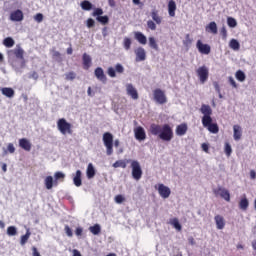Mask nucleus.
<instances>
[{"instance_id": "1", "label": "nucleus", "mask_w": 256, "mask_h": 256, "mask_svg": "<svg viewBox=\"0 0 256 256\" xmlns=\"http://www.w3.org/2000/svg\"><path fill=\"white\" fill-rule=\"evenodd\" d=\"M150 133L155 137H159L161 141H165L166 143L173 141V137L175 136L173 133V127L169 124H151Z\"/></svg>"}, {"instance_id": "2", "label": "nucleus", "mask_w": 256, "mask_h": 256, "mask_svg": "<svg viewBox=\"0 0 256 256\" xmlns=\"http://www.w3.org/2000/svg\"><path fill=\"white\" fill-rule=\"evenodd\" d=\"M200 112L202 113V125L203 127H206L210 133L217 134L219 133V125L217 123H213V118H211V115H213V109H211V106L207 104H202L200 108Z\"/></svg>"}, {"instance_id": "3", "label": "nucleus", "mask_w": 256, "mask_h": 256, "mask_svg": "<svg viewBox=\"0 0 256 256\" xmlns=\"http://www.w3.org/2000/svg\"><path fill=\"white\" fill-rule=\"evenodd\" d=\"M7 55L12 59L15 58L22 61V67H25V50H23L20 44H17L14 49L8 50Z\"/></svg>"}, {"instance_id": "4", "label": "nucleus", "mask_w": 256, "mask_h": 256, "mask_svg": "<svg viewBox=\"0 0 256 256\" xmlns=\"http://www.w3.org/2000/svg\"><path fill=\"white\" fill-rule=\"evenodd\" d=\"M57 128L58 131H60V133L62 135H72L73 134V129H72V125L71 123L67 122V120L65 118H60L57 121Z\"/></svg>"}, {"instance_id": "5", "label": "nucleus", "mask_w": 256, "mask_h": 256, "mask_svg": "<svg viewBox=\"0 0 256 256\" xmlns=\"http://www.w3.org/2000/svg\"><path fill=\"white\" fill-rule=\"evenodd\" d=\"M102 140L104 146L106 147V154L108 156H111V154L113 153V134H111V132H105L103 134Z\"/></svg>"}, {"instance_id": "6", "label": "nucleus", "mask_w": 256, "mask_h": 256, "mask_svg": "<svg viewBox=\"0 0 256 256\" xmlns=\"http://www.w3.org/2000/svg\"><path fill=\"white\" fill-rule=\"evenodd\" d=\"M132 177L135 181H139L143 177V169L141 164L137 160L131 161Z\"/></svg>"}, {"instance_id": "7", "label": "nucleus", "mask_w": 256, "mask_h": 256, "mask_svg": "<svg viewBox=\"0 0 256 256\" xmlns=\"http://www.w3.org/2000/svg\"><path fill=\"white\" fill-rule=\"evenodd\" d=\"M154 101H156L159 105H165L167 103V96L165 95V91L157 88L153 91Z\"/></svg>"}, {"instance_id": "8", "label": "nucleus", "mask_w": 256, "mask_h": 256, "mask_svg": "<svg viewBox=\"0 0 256 256\" xmlns=\"http://www.w3.org/2000/svg\"><path fill=\"white\" fill-rule=\"evenodd\" d=\"M213 193L215 197H221L222 199H224V201H227V202L231 201V194L229 193V190L223 187H218L214 189Z\"/></svg>"}, {"instance_id": "9", "label": "nucleus", "mask_w": 256, "mask_h": 256, "mask_svg": "<svg viewBox=\"0 0 256 256\" xmlns=\"http://www.w3.org/2000/svg\"><path fill=\"white\" fill-rule=\"evenodd\" d=\"M196 74L199 77L200 83H206L207 79H209V68L207 66H200L196 70Z\"/></svg>"}, {"instance_id": "10", "label": "nucleus", "mask_w": 256, "mask_h": 256, "mask_svg": "<svg viewBox=\"0 0 256 256\" xmlns=\"http://www.w3.org/2000/svg\"><path fill=\"white\" fill-rule=\"evenodd\" d=\"M155 189H157L162 199H169L171 195V189L169 187L165 186L164 184H158V187L155 186Z\"/></svg>"}, {"instance_id": "11", "label": "nucleus", "mask_w": 256, "mask_h": 256, "mask_svg": "<svg viewBox=\"0 0 256 256\" xmlns=\"http://www.w3.org/2000/svg\"><path fill=\"white\" fill-rule=\"evenodd\" d=\"M196 47L202 55H209L211 53V46L209 44H204L201 40H198Z\"/></svg>"}, {"instance_id": "12", "label": "nucleus", "mask_w": 256, "mask_h": 256, "mask_svg": "<svg viewBox=\"0 0 256 256\" xmlns=\"http://www.w3.org/2000/svg\"><path fill=\"white\" fill-rule=\"evenodd\" d=\"M94 75L96 79H98V81H100L101 83L103 84L107 83V75H105V71L103 70V68L97 67L94 70Z\"/></svg>"}, {"instance_id": "13", "label": "nucleus", "mask_w": 256, "mask_h": 256, "mask_svg": "<svg viewBox=\"0 0 256 256\" xmlns=\"http://www.w3.org/2000/svg\"><path fill=\"white\" fill-rule=\"evenodd\" d=\"M134 135L137 141H145V139H147V134L145 133V129L141 126H138L137 128L134 129Z\"/></svg>"}, {"instance_id": "14", "label": "nucleus", "mask_w": 256, "mask_h": 256, "mask_svg": "<svg viewBox=\"0 0 256 256\" xmlns=\"http://www.w3.org/2000/svg\"><path fill=\"white\" fill-rule=\"evenodd\" d=\"M134 53L136 55V61L138 63L147 59V53L145 52V48L143 47L136 48Z\"/></svg>"}, {"instance_id": "15", "label": "nucleus", "mask_w": 256, "mask_h": 256, "mask_svg": "<svg viewBox=\"0 0 256 256\" xmlns=\"http://www.w3.org/2000/svg\"><path fill=\"white\" fill-rule=\"evenodd\" d=\"M23 11L17 9L10 13V21L21 22L23 21Z\"/></svg>"}, {"instance_id": "16", "label": "nucleus", "mask_w": 256, "mask_h": 256, "mask_svg": "<svg viewBox=\"0 0 256 256\" xmlns=\"http://www.w3.org/2000/svg\"><path fill=\"white\" fill-rule=\"evenodd\" d=\"M127 95L132 97L134 100L139 99V93L137 92V89L133 87V84H128L126 86Z\"/></svg>"}, {"instance_id": "17", "label": "nucleus", "mask_w": 256, "mask_h": 256, "mask_svg": "<svg viewBox=\"0 0 256 256\" xmlns=\"http://www.w3.org/2000/svg\"><path fill=\"white\" fill-rule=\"evenodd\" d=\"M214 221L216 224V229H219L220 231L225 229V218L221 215H216L214 217Z\"/></svg>"}, {"instance_id": "18", "label": "nucleus", "mask_w": 256, "mask_h": 256, "mask_svg": "<svg viewBox=\"0 0 256 256\" xmlns=\"http://www.w3.org/2000/svg\"><path fill=\"white\" fill-rule=\"evenodd\" d=\"M82 62H83V69H85V71H89L92 65L91 56H89L87 53H84L82 56Z\"/></svg>"}, {"instance_id": "19", "label": "nucleus", "mask_w": 256, "mask_h": 256, "mask_svg": "<svg viewBox=\"0 0 256 256\" xmlns=\"http://www.w3.org/2000/svg\"><path fill=\"white\" fill-rule=\"evenodd\" d=\"M188 129L189 127L187 126V123L179 124L176 126V135H178V137H183V135H186Z\"/></svg>"}, {"instance_id": "20", "label": "nucleus", "mask_w": 256, "mask_h": 256, "mask_svg": "<svg viewBox=\"0 0 256 256\" xmlns=\"http://www.w3.org/2000/svg\"><path fill=\"white\" fill-rule=\"evenodd\" d=\"M19 147L24 151H31L32 144L27 138L19 139Z\"/></svg>"}, {"instance_id": "21", "label": "nucleus", "mask_w": 256, "mask_h": 256, "mask_svg": "<svg viewBox=\"0 0 256 256\" xmlns=\"http://www.w3.org/2000/svg\"><path fill=\"white\" fill-rule=\"evenodd\" d=\"M233 137H234V141L241 140V137H243V130L241 129V126L239 125L233 126Z\"/></svg>"}, {"instance_id": "22", "label": "nucleus", "mask_w": 256, "mask_h": 256, "mask_svg": "<svg viewBox=\"0 0 256 256\" xmlns=\"http://www.w3.org/2000/svg\"><path fill=\"white\" fill-rule=\"evenodd\" d=\"M134 39H136L140 45H147V36L142 32H134Z\"/></svg>"}, {"instance_id": "23", "label": "nucleus", "mask_w": 256, "mask_h": 256, "mask_svg": "<svg viewBox=\"0 0 256 256\" xmlns=\"http://www.w3.org/2000/svg\"><path fill=\"white\" fill-rule=\"evenodd\" d=\"M81 170H77L74 177H73V183L75 187H81L83 185V180L81 179L82 176Z\"/></svg>"}, {"instance_id": "24", "label": "nucleus", "mask_w": 256, "mask_h": 256, "mask_svg": "<svg viewBox=\"0 0 256 256\" xmlns=\"http://www.w3.org/2000/svg\"><path fill=\"white\" fill-rule=\"evenodd\" d=\"M175 11H177V4L174 0L168 2V14L170 17H175Z\"/></svg>"}, {"instance_id": "25", "label": "nucleus", "mask_w": 256, "mask_h": 256, "mask_svg": "<svg viewBox=\"0 0 256 256\" xmlns=\"http://www.w3.org/2000/svg\"><path fill=\"white\" fill-rule=\"evenodd\" d=\"M1 93L2 95H4L5 97H8L9 99H11L12 97H15V90H13V88L4 87L1 89Z\"/></svg>"}, {"instance_id": "26", "label": "nucleus", "mask_w": 256, "mask_h": 256, "mask_svg": "<svg viewBox=\"0 0 256 256\" xmlns=\"http://www.w3.org/2000/svg\"><path fill=\"white\" fill-rule=\"evenodd\" d=\"M59 181H65V173L63 172H55L54 174V186L57 187L59 185Z\"/></svg>"}, {"instance_id": "27", "label": "nucleus", "mask_w": 256, "mask_h": 256, "mask_svg": "<svg viewBox=\"0 0 256 256\" xmlns=\"http://www.w3.org/2000/svg\"><path fill=\"white\" fill-rule=\"evenodd\" d=\"M151 17H152L153 21L156 22V25H161L163 18H161V16H159V11L152 10Z\"/></svg>"}, {"instance_id": "28", "label": "nucleus", "mask_w": 256, "mask_h": 256, "mask_svg": "<svg viewBox=\"0 0 256 256\" xmlns=\"http://www.w3.org/2000/svg\"><path fill=\"white\" fill-rule=\"evenodd\" d=\"M239 207L242 209V211H247L249 208V200L247 199V196L244 195L243 198H241L239 202Z\"/></svg>"}, {"instance_id": "29", "label": "nucleus", "mask_w": 256, "mask_h": 256, "mask_svg": "<svg viewBox=\"0 0 256 256\" xmlns=\"http://www.w3.org/2000/svg\"><path fill=\"white\" fill-rule=\"evenodd\" d=\"M80 7L83 11H91L93 9V4L89 0H83L80 3Z\"/></svg>"}, {"instance_id": "30", "label": "nucleus", "mask_w": 256, "mask_h": 256, "mask_svg": "<svg viewBox=\"0 0 256 256\" xmlns=\"http://www.w3.org/2000/svg\"><path fill=\"white\" fill-rule=\"evenodd\" d=\"M4 47H7V49H11V47L15 46V40L12 37H6L3 40Z\"/></svg>"}, {"instance_id": "31", "label": "nucleus", "mask_w": 256, "mask_h": 256, "mask_svg": "<svg viewBox=\"0 0 256 256\" xmlns=\"http://www.w3.org/2000/svg\"><path fill=\"white\" fill-rule=\"evenodd\" d=\"M44 184L46 189H53V185H55V181H53V176H47L44 180Z\"/></svg>"}, {"instance_id": "32", "label": "nucleus", "mask_w": 256, "mask_h": 256, "mask_svg": "<svg viewBox=\"0 0 256 256\" xmlns=\"http://www.w3.org/2000/svg\"><path fill=\"white\" fill-rule=\"evenodd\" d=\"M230 49H233V51H239L241 49V44H239V41L237 39H231L229 42Z\"/></svg>"}, {"instance_id": "33", "label": "nucleus", "mask_w": 256, "mask_h": 256, "mask_svg": "<svg viewBox=\"0 0 256 256\" xmlns=\"http://www.w3.org/2000/svg\"><path fill=\"white\" fill-rule=\"evenodd\" d=\"M86 175L88 179H93V177H95V167H93V164H88Z\"/></svg>"}, {"instance_id": "34", "label": "nucleus", "mask_w": 256, "mask_h": 256, "mask_svg": "<svg viewBox=\"0 0 256 256\" xmlns=\"http://www.w3.org/2000/svg\"><path fill=\"white\" fill-rule=\"evenodd\" d=\"M206 31H209L213 35H217V23L210 22L208 26L206 27Z\"/></svg>"}, {"instance_id": "35", "label": "nucleus", "mask_w": 256, "mask_h": 256, "mask_svg": "<svg viewBox=\"0 0 256 256\" xmlns=\"http://www.w3.org/2000/svg\"><path fill=\"white\" fill-rule=\"evenodd\" d=\"M148 41L149 47H151V49H154V51H159V45L157 44V40H155V37H149Z\"/></svg>"}, {"instance_id": "36", "label": "nucleus", "mask_w": 256, "mask_h": 256, "mask_svg": "<svg viewBox=\"0 0 256 256\" xmlns=\"http://www.w3.org/2000/svg\"><path fill=\"white\" fill-rule=\"evenodd\" d=\"M170 225H173V227L176 231H181V229H182V226L179 223V219H177V218L170 219Z\"/></svg>"}, {"instance_id": "37", "label": "nucleus", "mask_w": 256, "mask_h": 256, "mask_svg": "<svg viewBox=\"0 0 256 256\" xmlns=\"http://www.w3.org/2000/svg\"><path fill=\"white\" fill-rule=\"evenodd\" d=\"M89 231L91 232L92 235H99V233H101V226L99 224L90 226Z\"/></svg>"}, {"instance_id": "38", "label": "nucleus", "mask_w": 256, "mask_h": 256, "mask_svg": "<svg viewBox=\"0 0 256 256\" xmlns=\"http://www.w3.org/2000/svg\"><path fill=\"white\" fill-rule=\"evenodd\" d=\"M29 237H31V231L27 230L26 234L22 235L20 239V245H22V247L29 241Z\"/></svg>"}, {"instance_id": "39", "label": "nucleus", "mask_w": 256, "mask_h": 256, "mask_svg": "<svg viewBox=\"0 0 256 256\" xmlns=\"http://www.w3.org/2000/svg\"><path fill=\"white\" fill-rule=\"evenodd\" d=\"M113 167L115 169L121 167L122 169H127V162L125 160H117L114 164Z\"/></svg>"}, {"instance_id": "40", "label": "nucleus", "mask_w": 256, "mask_h": 256, "mask_svg": "<svg viewBox=\"0 0 256 256\" xmlns=\"http://www.w3.org/2000/svg\"><path fill=\"white\" fill-rule=\"evenodd\" d=\"M131 45H132L131 38L125 37L123 39V47H124L125 51H129V49H131Z\"/></svg>"}, {"instance_id": "41", "label": "nucleus", "mask_w": 256, "mask_h": 256, "mask_svg": "<svg viewBox=\"0 0 256 256\" xmlns=\"http://www.w3.org/2000/svg\"><path fill=\"white\" fill-rule=\"evenodd\" d=\"M96 21H98V23H101L102 25H107V23H109V16H98L96 17Z\"/></svg>"}, {"instance_id": "42", "label": "nucleus", "mask_w": 256, "mask_h": 256, "mask_svg": "<svg viewBox=\"0 0 256 256\" xmlns=\"http://www.w3.org/2000/svg\"><path fill=\"white\" fill-rule=\"evenodd\" d=\"M236 79L238 80V81H240L241 83H243V81H245V79H246V76H245V72H243V71H241V70H238L237 72H236Z\"/></svg>"}, {"instance_id": "43", "label": "nucleus", "mask_w": 256, "mask_h": 256, "mask_svg": "<svg viewBox=\"0 0 256 256\" xmlns=\"http://www.w3.org/2000/svg\"><path fill=\"white\" fill-rule=\"evenodd\" d=\"M193 43V39L191 38L190 34H186L185 40H183L184 47H190V45Z\"/></svg>"}, {"instance_id": "44", "label": "nucleus", "mask_w": 256, "mask_h": 256, "mask_svg": "<svg viewBox=\"0 0 256 256\" xmlns=\"http://www.w3.org/2000/svg\"><path fill=\"white\" fill-rule=\"evenodd\" d=\"M224 152L227 155V157H231V154L233 153V149L231 148V144H229V142L225 143Z\"/></svg>"}, {"instance_id": "45", "label": "nucleus", "mask_w": 256, "mask_h": 256, "mask_svg": "<svg viewBox=\"0 0 256 256\" xmlns=\"http://www.w3.org/2000/svg\"><path fill=\"white\" fill-rule=\"evenodd\" d=\"M7 235H9L10 237H13L15 235H17V228L15 226H10L7 228Z\"/></svg>"}, {"instance_id": "46", "label": "nucleus", "mask_w": 256, "mask_h": 256, "mask_svg": "<svg viewBox=\"0 0 256 256\" xmlns=\"http://www.w3.org/2000/svg\"><path fill=\"white\" fill-rule=\"evenodd\" d=\"M77 77V74L75 72H68L65 74L66 81H73Z\"/></svg>"}, {"instance_id": "47", "label": "nucleus", "mask_w": 256, "mask_h": 256, "mask_svg": "<svg viewBox=\"0 0 256 256\" xmlns=\"http://www.w3.org/2000/svg\"><path fill=\"white\" fill-rule=\"evenodd\" d=\"M227 23H228V26H230L232 28L237 27V20H235V18H233V17H228Z\"/></svg>"}, {"instance_id": "48", "label": "nucleus", "mask_w": 256, "mask_h": 256, "mask_svg": "<svg viewBox=\"0 0 256 256\" xmlns=\"http://www.w3.org/2000/svg\"><path fill=\"white\" fill-rule=\"evenodd\" d=\"M147 27L148 29H150L151 31H156L157 29V24H155V22L153 20H148L147 21Z\"/></svg>"}, {"instance_id": "49", "label": "nucleus", "mask_w": 256, "mask_h": 256, "mask_svg": "<svg viewBox=\"0 0 256 256\" xmlns=\"http://www.w3.org/2000/svg\"><path fill=\"white\" fill-rule=\"evenodd\" d=\"M107 73H108L109 77H111L112 79L117 77V72H116L115 68H113V67H109L107 70Z\"/></svg>"}, {"instance_id": "50", "label": "nucleus", "mask_w": 256, "mask_h": 256, "mask_svg": "<svg viewBox=\"0 0 256 256\" xmlns=\"http://www.w3.org/2000/svg\"><path fill=\"white\" fill-rule=\"evenodd\" d=\"M101 15H103V9L95 8L92 13V17H101Z\"/></svg>"}, {"instance_id": "51", "label": "nucleus", "mask_w": 256, "mask_h": 256, "mask_svg": "<svg viewBox=\"0 0 256 256\" xmlns=\"http://www.w3.org/2000/svg\"><path fill=\"white\" fill-rule=\"evenodd\" d=\"M7 151L8 153H15V146L13 145V143H9L7 146V150L4 151L5 155H7Z\"/></svg>"}, {"instance_id": "52", "label": "nucleus", "mask_w": 256, "mask_h": 256, "mask_svg": "<svg viewBox=\"0 0 256 256\" xmlns=\"http://www.w3.org/2000/svg\"><path fill=\"white\" fill-rule=\"evenodd\" d=\"M52 58L53 59H61V52L56 51L55 49L51 50Z\"/></svg>"}, {"instance_id": "53", "label": "nucleus", "mask_w": 256, "mask_h": 256, "mask_svg": "<svg viewBox=\"0 0 256 256\" xmlns=\"http://www.w3.org/2000/svg\"><path fill=\"white\" fill-rule=\"evenodd\" d=\"M86 25H87L88 29L95 27V20H93V18H88L86 21Z\"/></svg>"}, {"instance_id": "54", "label": "nucleus", "mask_w": 256, "mask_h": 256, "mask_svg": "<svg viewBox=\"0 0 256 256\" xmlns=\"http://www.w3.org/2000/svg\"><path fill=\"white\" fill-rule=\"evenodd\" d=\"M114 70L116 71V73H120V74H121V73H124L125 68H124L123 65H121V64H116Z\"/></svg>"}, {"instance_id": "55", "label": "nucleus", "mask_w": 256, "mask_h": 256, "mask_svg": "<svg viewBox=\"0 0 256 256\" xmlns=\"http://www.w3.org/2000/svg\"><path fill=\"white\" fill-rule=\"evenodd\" d=\"M123 201H125V197H123V195L119 194L115 196V202L118 203L119 205H121Z\"/></svg>"}, {"instance_id": "56", "label": "nucleus", "mask_w": 256, "mask_h": 256, "mask_svg": "<svg viewBox=\"0 0 256 256\" xmlns=\"http://www.w3.org/2000/svg\"><path fill=\"white\" fill-rule=\"evenodd\" d=\"M64 231L68 237H73V230H71V227H69V225L65 226Z\"/></svg>"}, {"instance_id": "57", "label": "nucleus", "mask_w": 256, "mask_h": 256, "mask_svg": "<svg viewBox=\"0 0 256 256\" xmlns=\"http://www.w3.org/2000/svg\"><path fill=\"white\" fill-rule=\"evenodd\" d=\"M34 20L36 23H42L43 22V15L41 13H37L34 16Z\"/></svg>"}, {"instance_id": "58", "label": "nucleus", "mask_w": 256, "mask_h": 256, "mask_svg": "<svg viewBox=\"0 0 256 256\" xmlns=\"http://www.w3.org/2000/svg\"><path fill=\"white\" fill-rule=\"evenodd\" d=\"M220 33L222 35V39H227V28L225 26L221 28Z\"/></svg>"}, {"instance_id": "59", "label": "nucleus", "mask_w": 256, "mask_h": 256, "mask_svg": "<svg viewBox=\"0 0 256 256\" xmlns=\"http://www.w3.org/2000/svg\"><path fill=\"white\" fill-rule=\"evenodd\" d=\"M213 85L216 93H221V87L219 86V82H213Z\"/></svg>"}, {"instance_id": "60", "label": "nucleus", "mask_w": 256, "mask_h": 256, "mask_svg": "<svg viewBox=\"0 0 256 256\" xmlns=\"http://www.w3.org/2000/svg\"><path fill=\"white\" fill-rule=\"evenodd\" d=\"M75 234L77 235V237H81V235H83V228L81 227L76 228Z\"/></svg>"}, {"instance_id": "61", "label": "nucleus", "mask_w": 256, "mask_h": 256, "mask_svg": "<svg viewBox=\"0 0 256 256\" xmlns=\"http://www.w3.org/2000/svg\"><path fill=\"white\" fill-rule=\"evenodd\" d=\"M229 83L234 87V89H237V82H235V79L233 77H229Z\"/></svg>"}, {"instance_id": "62", "label": "nucleus", "mask_w": 256, "mask_h": 256, "mask_svg": "<svg viewBox=\"0 0 256 256\" xmlns=\"http://www.w3.org/2000/svg\"><path fill=\"white\" fill-rule=\"evenodd\" d=\"M32 256H41L39 253V250H37V247H32Z\"/></svg>"}, {"instance_id": "63", "label": "nucleus", "mask_w": 256, "mask_h": 256, "mask_svg": "<svg viewBox=\"0 0 256 256\" xmlns=\"http://www.w3.org/2000/svg\"><path fill=\"white\" fill-rule=\"evenodd\" d=\"M29 78H30V79H35V80H37V79H39V74L34 71V72H32V73L30 74Z\"/></svg>"}, {"instance_id": "64", "label": "nucleus", "mask_w": 256, "mask_h": 256, "mask_svg": "<svg viewBox=\"0 0 256 256\" xmlns=\"http://www.w3.org/2000/svg\"><path fill=\"white\" fill-rule=\"evenodd\" d=\"M73 256H81V252H79V250H77V249H74Z\"/></svg>"}]
</instances>
